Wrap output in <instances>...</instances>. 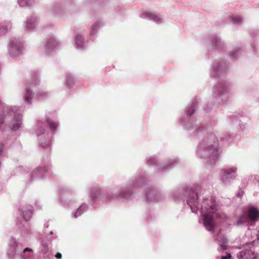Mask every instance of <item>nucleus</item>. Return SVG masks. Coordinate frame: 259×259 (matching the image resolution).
Returning a JSON list of instances; mask_svg holds the SVG:
<instances>
[{"label":"nucleus","instance_id":"nucleus-1","mask_svg":"<svg viewBox=\"0 0 259 259\" xmlns=\"http://www.w3.org/2000/svg\"><path fill=\"white\" fill-rule=\"evenodd\" d=\"M198 99L192 101L185 108V114L179 118V122L186 130L192 140L198 143L195 149V155L202 159L210 167L215 164L221 153L217 134L212 131L215 121L212 123H198L193 114L198 108Z\"/></svg>","mask_w":259,"mask_h":259},{"label":"nucleus","instance_id":"nucleus-2","mask_svg":"<svg viewBox=\"0 0 259 259\" xmlns=\"http://www.w3.org/2000/svg\"><path fill=\"white\" fill-rule=\"evenodd\" d=\"M151 179L145 172L138 171L134 179L117 186L116 189L110 194L104 192L100 188L96 186L87 188L89 202L94 208L103 203L109 202L127 203L132 200L137 190L147 186Z\"/></svg>","mask_w":259,"mask_h":259},{"label":"nucleus","instance_id":"nucleus-3","mask_svg":"<svg viewBox=\"0 0 259 259\" xmlns=\"http://www.w3.org/2000/svg\"><path fill=\"white\" fill-rule=\"evenodd\" d=\"M197 188L194 187L190 189L181 187L170 190L168 198L175 202H180L186 200L187 205L191 209L192 213L198 214L199 210V196Z\"/></svg>","mask_w":259,"mask_h":259},{"label":"nucleus","instance_id":"nucleus-4","mask_svg":"<svg viewBox=\"0 0 259 259\" xmlns=\"http://www.w3.org/2000/svg\"><path fill=\"white\" fill-rule=\"evenodd\" d=\"M198 212L201 214L203 225L209 232H214L215 222L214 216L218 210V205L213 196L205 197L201 205L198 203Z\"/></svg>","mask_w":259,"mask_h":259},{"label":"nucleus","instance_id":"nucleus-5","mask_svg":"<svg viewBox=\"0 0 259 259\" xmlns=\"http://www.w3.org/2000/svg\"><path fill=\"white\" fill-rule=\"evenodd\" d=\"M24 242L11 236L7 250L8 259H33V250L29 247L23 248Z\"/></svg>","mask_w":259,"mask_h":259},{"label":"nucleus","instance_id":"nucleus-6","mask_svg":"<svg viewBox=\"0 0 259 259\" xmlns=\"http://www.w3.org/2000/svg\"><path fill=\"white\" fill-rule=\"evenodd\" d=\"M49 165L39 166L33 169L19 166L14 170L12 175H23L26 181L29 184H31L35 181L45 179L49 173Z\"/></svg>","mask_w":259,"mask_h":259},{"label":"nucleus","instance_id":"nucleus-7","mask_svg":"<svg viewBox=\"0 0 259 259\" xmlns=\"http://www.w3.org/2000/svg\"><path fill=\"white\" fill-rule=\"evenodd\" d=\"M181 162L178 157L162 158L158 156L153 155L147 159L146 164L149 166L157 168L158 172L167 173Z\"/></svg>","mask_w":259,"mask_h":259},{"label":"nucleus","instance_id":"nucleus-8","mask_svg":"<svg viewBox=\"0 0 259 259\" xmlns=\"http://www.w3.org/2000/svg\"><path fill=\"white\" fill-rule=\"evenodd\" d=\"M23 221L19 225L18 233L23 242H26L31 237L32 230L31 224L28 221L31 219L32 214V207L31 206H22L19 209Z\"/></svg>","mask_w":259,"mask_h":259},{"label":"nucleus","instance_id":"nucleus-9","mask_svg":"<svg viewBox=\"0 0 259 259\" xmlns=\"http://www.w3.org/2000/svg\"><path fill=\"white\" fill-rule=\"evenodd\" d=\"M39 75L40 72L38 70H33L30 72L31 78L25 80L22 83L23 88V98L24 103L26 105H31L32 103V99L34 93L32 88L39 85L40 83Z\"/></svg>","mask_w":259,"mask_h":259},{"label":"nucleus","instance_id":"nucleus-10","mask_svg":"<svg viewBox=\"0 0 259 259\" xmlns=\"http://www.w3.org/2000/svg\"><path fill=\"white\" fill-rule=\"evenodd\" d=\"M213 99L220 105L228 104L230 100V88L226 81H220L212 88Z\"/></svg>","mask_w":259,"mask_h":259},{"label":"nucleus","instance_id":"nucleus-11","mask_svg":"<svg viewBox=\"0 0 259 259\" xmlns=\"http://www.w3.org/2000/svg\"><path fill=\"white\" fill-rule=\"evenodd\" d=\"M259 221V209L255 206L249 205L245 214L239 216L235 223L237 227L242 226H253Z\"/></svg>","mask_w":259,"mask_h":259},{"label":"nucleus","instance_id":"nucleus-12","mask_svg":"<svg viewBox=\"0 0 259 259\" xmlns=\"http://www.w3.org/2000/svg\"><path fill=\"white\" fill-rule=\"evenodd\" d=\"M61 45V42L58 38L55 35L50 34L38 47V51L40 55L47 56L58 49Z\"/></svg>","mask_w":259,"mask_h":259},{"label":"nucleus","instance_id":"nucleus-13","mask_svg":"<svg viewBox=\"0 0 259 259\" xmlns=\"http://www.w3.org/2000/svg\"><path fill=\"white\" fill-rule=\"evenodd\" d=\"M76 193L75 190L71 186H63L60 188L58 198L60 205L65 207L74 204L76 199L73 196Z\"/></svg>","mask_w":259,"mask_h":259},{"label":"nucleus","instance_id":"nucleus-14","mask_svg":"<svg viewBox=\"0 0 259 259\" xmlns=\"http://www.w3.org/2000/svg\"><path fill=\"white\" fill-rule=\"evenodd\" d=\"M36 126L35 132L39 145L45 149L50 148L51 145L52 136L46 129L45 122L37 121Z\"/></svg>","mask_w":259,"mask_h":259},{"label":"nucleus","instance_id":"nucleus-15","mask_svg":"<svg viewBox=\"0 0 259 259\" xmlns=\"http://www.w3.org/2000/svg\"><path fill=\"white\" fill-rule=\"evenodd\" d=\"M25 47L23 44L18 38H12L7 46L8 54L13 59H20L23 55Z\"/></svg>","mask_w":259,"mask_h":259},{"label":"nucleus","instance_id":"nucleus-16","mask_svg":"<svg viewBox=\"0 0 259 259\" xmlns=\"http://www.w3.org/2000/svg\"><path fill=\"white\" fill-rule=\"evenodd\" d=\"M144 200L147 202H158L164 200L165 194L154 185L149 186L144 190Z\"/></svg>","mask_w":259,"mask_h":259},{"label":"nucleus","instance_id":"nucleus-17","mask_svg":"<svg viewBox=\"0 0 259 259\" xmlns=\"http://www.w3.org/2000/svg\"><path fill=\"white\" fill-rule=\"evenodd\" d=\"M52 14L58 17L65 18L71 13V6L65 1L55 2L51 9Z\"/></svg>","mask_w":259,"mask_h":259},{"label":"nucleus","instance_id":"nucleus-18","mask_svg":"<svg viewBox=\"0 0 259 259\" xmlns=\"http://www.w3.org/2000/svg\"><path fill=\"white\" fill-rule=\"evenodd\" d=\"M227 62L224 59L213 61L210 68L209 75L212 78H219L226 73Z\"/></svg>","mask_w":259,"mask_h":259},{"label":"nucleus","instance_id":"nucleus-19","mask_svg":"<svg viewBox=\"0 0 259 259\" xmlns=\"http://www.w3.org/2000/svg\"><path fill=\"white\" fill-rule=\"evenodd\" d=\"M208 41L210 45L208 48V52L210 54L213 52H224L226 50V46L221 38L217 34L209 36Z\"/></svg>","mask_w":259,"mask_h":259},{"label":"nucleus","instance_id":"nucleus-20","mask_svg":"<svg viewBox=\"0 0 259 259\" xmlns=\"http://www.w3.org/2000/svg\"><path fill=\"white\" fill-rule=\"evenodd\" d=\"M247 117L244 116L238 112L232 113L227 116L226 121L230 125L239 126L241 131H243L245 127L244 121H246Z\"/></svg>","mask_w":259,"mask_h":259},{"label":"nucleus","instance_id":"nucleus-21","mask_svg":"<svg viewBox=\"0 0 259 259\" xmlns=\"http://www.w3.org/2000/svg\"><path fill=\"white\" fill-rule=\"evenodd\" d=\"M237 169V166H233L222 170L221 179L225 185H230L236 179Z\"/></svg>","mask_w":259,"mask_h":259},{"label":"nucleus","instance_id":"nucleus-22","mask_svg":"<svg viewBox=\"0 0 259 259\" xmlns=\"http://www.w3.org/2000/svg\"><path fill=\"white\" fill-rule=\"evenodd\" d=\"M39 19L35 14H32L28 16L25 21L23 22V27L25 31L32 32L36 30L38 24Z\"/></svg>","mask_w":259,"mask_h":259},{"label":"nucleus","instance_id":"nucleus-23","mask_svg":"<svg viewBox=\"0 0 259 259\" xmlns=\"http://www.w3.org/2000/svg\"><path fill=\"white\" fill-rule=\"evenodd\" d=\"M84 30L82 29L79 32H75L73 35V45L78 50H83L87 48V44L85 41Z\"/></svg>","mask_w":259,"mask_h":259},{"label":"nucleus","instance_id":"nucleus-24","mask_svg":"<svg viewBox=\"0 0 259 259\" xmlns=\"http://www.w3.org/2000/svg\"><path fill=\"white\" fill-rule=\"evenodd\" d=\"M140 18L152 21L158 24L164 22V17L161 15H156L146 12H141L139 14Z\"/></svg>","mask_w":259,"mask_h":259},{"label":"nucleus","instance_id":"nucleus-25","mask_svg":"<svg viewBox=\"0 0 259 259\" xmlns=\"http://www.w3.org/2000/svg\"><path fill=\"white\" fill-rule=\"evenodd\" d=\"M238 259H259V254L251 249H245L236 254Z\"/></svg>","mask_w":259,"mask_h":259},{"label":"nucleus","instance_id":"nucleus-26","mask_svg":"<svg viewBox=\"0 0 259 259\" xmlns=\"http://www.w3.org/2000/svg\"><path fill=\"white\" fill-rule=\"evenodd\" d=\"M104 25L102 19H98L92 24L90 29L89 39L92 41L95 39V36L97 34L99 30Z\"/></svg>","mask_w":259,"mask_h":259},{"label":"nucleus","instance_id":"nucleus-27","mask_svg":"<svg viewBox=\"0 0 259 259\" xmlns=\"http://www.w3.org/2000/svg\"><path fill=\"white\" fill-rule=\"evenodd\" d=\"M89 208L88 204L82 203L77 208L74 209L71 213V217L74 219H77L87 212Z\"/></svg>","mask_w":259,"mask_h":259},{"label":"nucleus","instance_id":"nucleus-28","mask_svg":"<svg viewBox=\"0 0 259 259\" xmlns=\"http://www.w3.org/2000/svg\"><path fill=\"white\" fill-rule=\"evenodd\" d=\"M76 78L71 73H66L64 84L65 87L70 89L72 88L75 83Z\"/></svg>","mask_w":259,"mask_h":259},{"label":"nucleus","instance_id":"nucleus-29","mask_svg":"<svg viewBox=\"0 0 259 259\" xmlns=\"http://www.w3.org/2000/svg\"><path fill=\"white\" fill-rule=\"evenodd\" d=\"M12 23L11 21L4 22L0 25V37L5 35L12 28Z\"/></svg>","mask_w":259,"mask_h":259},{"label":"nucleus","instance_id":"nucleus-30","mask_svg":"<svg viewBox=\"0 0 259 259\" xmlns=\"http://www.w3.org/2000/svg\"><path fill=\"white\" fill-rule=\"evenodd\" d=\"M242 54V49L240 47L233 49L229 52V56L230 58L233 61L237 60Z\"/></svg>","mask_w":259,"mask_h":259},{"label":"nucleus","instance_id":"nucleus-31","mask_svg":"<svg viewBox=\"0 0 259 259\" xmlns=\"http://www.w3.org/2000/svg\"><path fill=\"white\" fill-rule=\"evenodd\" d=\"M226 18L236 25H241L243 22V19L239 15L229 14L227 15Z\"/></svg>","mask_w":259,"mask_h":259},{"label":"nucleus","instance_id":"nucleus-32","mask_svg":"<svg viewBox=\"0 0 259 259\" xmlns=\"http://www.w3.org/2000/svg\"><path fill=\"white\" fill-rule=\"evenodd\" d=\"M46 121L52 133L54 134L59 125V122L55 119H51L49 115L46 116Z\"/></svg>","mask_w":259,"mask_h":259},{"label":"nucleus","instance_id":"nucleus-33","mask_svg":"<svg viewBox=\"0 0 259 259\" xmlns=\"http://www.w3.org/2000/svg\"><path fill=\"white\" fill-rule=\"evenodd\" d=\"M50 96L51 94L49 92L40 90L36 92L35 97L38 101H42L48 99Z\"/></svg>","mask_w":259,"mask_h":259},{"label":"nucleus","instance_id":"nucleus-34","mask_svg":"<svg viewBox=\"0 0 259 259\" xmlns=\"http://www.w3.org/2000/svg\"><path fill=\"white\" fill-rule=\"evenodd\" d=\"M228 243V239L226 237H222L220 239H219L218 244L220 247L219 250L224 251L227 250Z\"/></svg>","mask_w":259,"mask_h":259},{"label":"nucleus","instance_id":"nucleus-35","mask_svg":"<svg viewBox=\"0 0 259 259\" xmlns=\"http://www.w3.org/2000/svg\"><path fill=\"white\" fill-rule=\"evenodd\" d=\"M19 6L21 7H31L34 4V0H17Z\"/></svg>","mask_w":259,"mask_h":259},{"label":"nucleus","instance_id":"nucleus-36","mask_svg":"<svg viewBox=\"0 0 259 259\" xmlns=\"http://www.w3.org/2000/svg\"><path fill=\"white\" fill-rule=\"evenodd\" d=\"M40 249L43 254H46L49 252L48 244L45 241L42 240L40 242Z\"/></svg>","mask_w":259,"mask_h":259},{"label":"nucleus","instance_id":"nucleus-37","mask_svg":"<svg viewBox=\"0 0 259 259\" xmlns=\"http://www.w3.org/2000/svg\"><path fill=\"white\" fill-rule=\"evenodd\" d=\"M213 107V104L212 102H206L204 104L203 106V110L208 113L209 112Z\"/></svg>","mask_w":259,"mask_h":259},{"label":"nucleus","instance_id":"nucleus-38","mask_svg":"<svg viewBox=\"0 0 259 259\" xmlns=\"http://www.w3.org/2000/svg\"><path fill=\"white\" fill-rule=\"evenodd\" d=\"M233 136L231 135H225L221 138V140L225 142H230L233 139Z\"/></svg>","mask_w":259,"mask_h":259},{"label":"nucleus","instance_id":"nucleus-39","mask_svg":"<svg viewBox=\"0 0 259 259\" xmlns=\"http://www.w3.org/2000/svg\"><path fill=\"white\" fill-rule=\"evenodd\" d=\"M231 255L230 253H227L226 255H222L221 259H230Z\"/></svg>","mask_w":259,"mask_h":259},{"label":"nucleus","instance_id":"nucleus-40","mask_svg":"<svg viewBox=\"0 0 259 259\" xmlns=\"http://www.w3.org/2000/svg\"><path fill=\"white\" fill-rule=\"evenodd\" d=\"M35 207L36 209H39L41 207L40 202L37 200L35 202Z\"/></svg>","mask_w":259,"mask_h":259},{"label":"nucleus","instance_id":"nucleus-41","mask_svg":"<svg viewBox=\"0 0 259 259\" xmlns=\"http://www.w3.org/2000/svg\"><path fill=\"white\" fill-rule=\"evenodd\" d=\"M44 259H50L51 256H52V254L50 252H48L46 254H43Z\"/></svg>","mask_w":259,"mask_h":259},{"label":"nucleus","instance_id":"nucleus-42","mask_svg":"<svg viewBox=\"0 0 259 259\" xmlns=\"http://www.w3.org/2000/svg\"><path fill=\"white\" fill-rule=\"evenodd\" d=\"M55 256L56 257V258H57V259H61L62 258V254L60 252H57Z\"/></svg>","mask_w":259,"mask_h":259},{"label":"nucleus","instance_id":"nucleus-43","mask_svg":"<svg viewBox=\"0 0 259 259\" xmlns=\"http://www.w3.org/2000/svg\"><path fill=\"white\" fill-rule=\"evenodd\" d=\"M257 32V30H254V29H250L249 31V33L250 35H252V33Z\"/></svg>","mask_w":259,"mask_h":259},{"label":"nucleus","instance_id":"nucleus-44","mask_svg":"<svg viewBox=\"0 0 259 259\" xmlns=\"http://www.w3.org/2000/svg\"><path fill=\"white\" fill-rule=\"evenodd\" d=\"M242 195H243V191L242 190H240L237 194V196L238 197H240Z\"/></svg>","mask_w":259,"mask_h":259},{"label":"nucleus","instance_id":"nucleus-45","mask_svg":"<svg viewBox=\"0 0 259 259\" xmlns=\"http://www.w3.org/2000/svg\"><path fill=\"white\" fill-rule=\"evenodd\" d=\"M57 237V236L56 235H55V236L53 237L52 238H50L49 239V241H52L53 240L55 239Z\"/></svg>","mask_w":259,"mask_h":259},{"label":"nucleus","instance_id":"nucleus-46","mask_svg":"<svg viewBox=\"0 0 259 259\" xmlns=\"http://www.w3.org/2000/svg\"><path fill=\"white\" fill-rule=\"evenodd\" d=\"M48 227H49V224H48V223H45V224H44V227H45V228H48Z\"/></svg>","mask_w":259,"mask_h":259},{"label":"nucleus","instance_id":"nucleus-47","mask_svg":"<svg viewBox=\"0 0 259 259\" xmlns=\"http://www.w3.org/2000/svg\"><path fill=\"white\" fill-rule=\"evenodd\" d=\"M49 234L51 236L54 235V232L52 231H51L50 232Z\"/></svg>","mask_w":259,"mask_h":259},{"label":"nucleus","instance_id":"nucleus-48","mask_svg":"<svg viewBox=\"0 0 259 259\" xmlns=\"http://www.w3.org/2000/svg\"><path fill=\"white\" fill-rule=\"evenodd\" d=\"M251 46L252 48L253 49H254V48H255L254 45V44H251Z\"/></svg>","mask_w":259,"mask_h":259},{"label":"nucleus","instance_id":"nucleus-49","mask_svg":"<svg viewBox=\"0 0 259 259\" xmlns=\"http://www.w3.org/2000/svg\"><path fill=\"white\" fill-rule=\"evenodd\" d=\"M257 238L259 239V230H258V234H257Z\"/></svg>","mask_w":259,"mask_h":259},{"label":"nucleus","instance_id":"nucleus-50","mask_svg":"<svg viewBox=\"0 0 259 259\" xmlns=\"http://www.w3.org/2000/svg\"><path fill=\"white\" fill-rule=\"evenodd\" d=\"M258 183H259V180L258 181Z\"/></svg>","mask_w":259,"mask_h":259}]
</instances>
